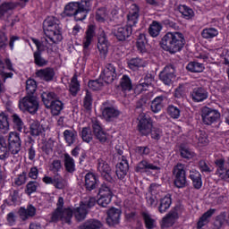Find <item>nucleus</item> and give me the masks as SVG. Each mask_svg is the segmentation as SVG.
Listing matches in <instances>:
<instances>
[{
  "label": "nucleus",
  "instance_id": "nucleus-6",
  "mask_svg": "<svg viewBox=\"0 0 229 229\" xmlns=\"http://www.w3.org/2000/svg\"><path fill=\"white\" fill-rule=\"evenodd\" d=\"M19 106L23 112H29V114H37L38 112V98L35 95H26L19 102Z\"/></svg>",
  "mask_w": 229,
  "mask_h": 229
},
{
  "label": "nucleus",
  "instance_id": "nucleus-27",
  "mask_svg": "<svg viewBox=\"0 0 229 229\" xmlns=\"http://www.w3.org/2000/svg\"><path fill=\"white\" fill-rule=\"evenodd\" d=\"M178 218V211L172 209L165 217L162 219V228H169L174 225V222Z\"/></svg>",
  "mask_w": 229,
  "mask_h": 229
},
{
  "label": "nucleus",
  "instance_id": "nucleus-17",
  "mask_svg": "<svg viewBox=\"0 0 229 229\" xmlns=\"http://www.w3.org/2000/svg\"><path fill=\"white\" fill-rule=\"evenodd\" d=\"M100 78L105 81V83H113L114 80L117 78L115 65L107 64L100 74Z\"/></svg>",
  "mask_w": 229,
  "mask_h": 229
},
{
  "label": "nucleus",
  "instance_id": "nucleus-4",
  "mask_svg": "<svg viewBox=\"0 0 229 229\" xmlns=\"http://www.w3.org/2000/svg\"><path fill=\"white\" fill-rule=\"evenodd\" d=\"M8 71H13L12 61L10 59L3 61V57L0 55V96L6 90L4 88L6 80L13 78V72Z\"/></svg>",
  "mask_w": 229,
  "mask_h": 229
},
{
  "label": "nucleus",
  "instance_id": "nucleus-25",
  "mask_svg": "<svg viewBox=\"0 0 229 229\" xmlns=\"http://www.w3.org/2000/svg\"><path fill=\"white\" fill-rule=\"evenodd\" d=\"M108 47H110V43L108 42V39H106V36H105V34L100 35L98 38V49L101 58H106V55H108Z\"/></svg>",
  "mask_w": 229,
  "mask_h": 229
},
{
  "label": "nucleus",
  "instance_id": "nucleus-37",
  "mask_svg": "<svg viewBox=\"0 0 229 229\" xmlns=\"http://www.w3.org/2000/svg\"><path fill=\"white\" fill-rule=\"evenodd\" d=\"M172 203L173 200L171 199V195L165 196L160 199L158 212H160V214H165V212H167V210H169V208H171Z\"/></svg>",
  "mask_w": 229,
  "mask_h": 229
},
{
  "label": "nucleus",
  "instance_id": "nucleus-26",
  "mask_svg": "<svg viewBox=\"0 0 229 229\" xmlns=\"http://www.w3.org/2000/svg\"><path fill=\"white\" fill-rule=\"evenodd\" d=\"M156 191H158V185L150 184L149 186L150 195H148L146 198L147 205L148 207H150V208H157V205H158V198H157V195H155Z\"/></svg>",
  "mask_w": 229,
  "mask_h": 229
},
{
  "label": "nucleus",
  "instance_id": "nucleus-7",
  "mask_svg": "<svg viewBox=\"0 0 229 229\" xmlns=\"http://www.w3.org/2000/svg\"><path fill=\"white\" fill-rule=\"evenodd\" d=\"M7 140V147L12 155H19L21 149H22V140H21V134L17 131H10L5 137Z\"/></svg>",
  "mask_w": 229,
  "mask_h": 229
},
{
  "label": "nucleus",
  "instance_id": "nucleus-32",
  "mask_svg": "<svg viewBox=\"0 0 229 229\" xmlns=\"http://www.w3.org/2000/svg\"><path fill=\"white\" fill-rule=\"evenodd\" d=\"M159 169H160V167H158L146 160L140 161L136 166L137 173H146L150 170L151 171H158Z\"/></svg>",
  "mask_w": 229,
  "mask_h": 229
},
{
  "label": "nucleus",
  "instance_id": "nucleus-48",
  "mask_svg": "<svg viewBox=\"0 0 229 229\" xmlns=\"http://www.w3.org/2000/svg\"><path fill=\"white\" fill-rule=\"evenodd\" d=\"M186 69L190 71V72H203V71H205V65L201 63L191 62L186 66Z\"/></svg>",
  "mask_w": 229,
  "mask_h": 229
},
{
  "label": "nucleus",
  "instance_id": "nucleus-42",
  "mask_svg": "<svg viewBox=\"0 0 229 229\" xmlns=\"http://www.w3.org/2000/svg\"><path fill=\"white\" fill-rule=\"evenodd\" d=\"M161 31H162V23L157 21H153L148 27V35H150V37H153V38H156V37H158V35H160Z\"/></svg>",
  "mask_w": 229,
  "mask_h": 229
},
{
  "label": "nucleus",
  "instance_id": "nucleus-54",
  "mask_svg": "<svg viewBox=\"0 0 229 229\" xmlns=\"http://www.w3.org/2000/svg\"><path fill=\"white\" fill-rule=\"evenodd\" d=\"M129 69L131 71H139L140 67H142V59L139 57H134L127 62Z\"/></svg>",
  "mask_w": 229,
  "mask_h": 229
},
{
  "label": "nucleus",
  "instance_id": "nucleus-55",
  "mask_svg": "<svg viewBox=\"0 0 229 229\" xmlns=\"http://www.w3.org/2000/svg\"><path fill=\"white\" fill-rule=\"evenodd\" d=\"M26 91L27 96H34L35 92L37 91V81L33 79H29L26 81Z\"/></svg>",
  "mask_w": 229,
  "mask_h": 229
},
{
  "label": "nucleus",
  "instance_id": "nucleus-40",
  "mask_svg": "<svg viewBox=\"0 0 229 229\" xmlns=\"http://www.w3.org/2000/svg\"><path fill=\"white\" fill-rule=\"evenodd\" d=\"M81 4L78 2H71L64 7V13L66 15V17H74L76 14V12L78 11V8L80 7Z\"/></svg>",
  "mask_w": 229,
  "mask_h": 229
},
{
  "label": "nucleus",
  "instance_id": "nucleus-52",
  "mask_svg": "<svg viewBox=\"0 0 229 229\" xmlns=\"http://www.w3.org/2000/svg\"><path fill=\"white\" fill-rule=\"evenodd\" d=\"M195 137L198 144H201V146H207L208 142H210V140H208V135L205 131H199Z\"/></svg>",
  "mask_w": 229,
  "mask_h": 229
},
{
  "label": "nucleus",
  "instance_id": "nucleus-45",
  "mask_svg": "<svg viewBox=\"0 0 229 229\" xmlns=\"http://www.w3.org/2000/svg\"><path fill=\"white\" fill-rule=\"evenodd\" d=\"M101 226H103V224L98 220H88L81 225L78 229H99Z\"/></svg>",
  "mask_w": 229,
  "mask_h": 229
},
{
  "label": "nucleus",
  "instance_id": "nucleus-39",
  "mask_svg": "<svg viewBox=\"0 0 229 229\" xmlns=\"http://www.w3.org/2000/svg\"><path fill=\"white\" fill-rule=\"evenodd\" d=\"M190 178L192 181L194 189H199L203 185V181L201 180V174L198 170L190 171Z\"/></svg>",
  "mask_w": 229,
  "mask_h": 229
},
{
  "label": "nucleus",
  "instance_id": "nucleus-31",
  "mask_svg": "<svg viewBox=\"0 0 229 229\" xmlns=\"http://www.w3.org/2000/svg\"><path fill=\"white\" fill-rule=\"evenodd\" d=\"M36 76L44 81H51L55 78V70L53 68H45L36 72Z\"/></svg>",
  "mask_w": 229,
  "mask_h": 229
},
{
  "label": "nucleus",
  "instance_id": "nucleus-62",
  "mask_svg": "<svg viewBox=\"0 0 229 229\" xmlns=\"http://www.w3.org/2000/svg\"><path fill=\"white\" fill-rule=\"evenodd\" d=\"M179 12L184 17V19H192L194 17V11L187 5H180Z\"/></svg>",
  "mask_w": 229,
  "mask_h": 229
},
{
  "label": "nucleus",
  "instance_id": "nucleus-59",
  "mask_svg": "<svg viewBox=\"0 0 229 229\" xmlns=\"http://www.w3.org/2000/svg\"><path fill=\"white\" fill-rule=\"evenodd\" d=\"M34 64L38 65V67H44L45 65H47V61L42 57V52L38 50L34 52Z\"/></svg>",
  "mask_w": 229,
  "mask_h": 229
},
{
  "label": "nucleus",
  "instance_id": "nucleus-35",
  "mask_svg": "<svg viewBox=\"0 0 229 229\" xmlns=\"http://www.w3.org/2000/svg\"><path fill=\"white\" fill-rule=\"evenodd\" d=\"M10 148L6 143V138L0 136V160H6L10 157Z\"/></svg>",
  "mask_w": 229,
  "mask_h": 229
},
{
  "label": "nucleus",
  "instance_id": "nucleus-58",
  "mask_svg": "<svg viewBox=\"0 0 229 229\" xmlns=\"http://www.w3.org/2000/svg\"><path fill=\"white\" fill-rule=\"evenodd\" d=\"M166 112H167L168 115L172 117V119H179L182 110H180V107H178V106L170 105V106H168Z\"/></svg>",
  "mask_w": 229,
  "mask_h": 229
},
{
  "label": "nucleus",
  "instance_id": "nucleus-29",
  "mask_svg": "<svg viewBox=\"0 0 229 229\" xmlns=\"http://www.w3.org/2000/svg\"><path fill=\"white\" fill-rule=\"evenodd\" d=\"M121 219V211L118 208H111L108 210L106 223L113 226V225H119Z\"/></svg>",
  "mask_w": 229,
  "mask_h": 229
},
{
  "label": "nucleus",
  "instance_id": "nucleus-33",
  "mask_svg": "<svg viewBox=\"0 0 229 229\" xmlns=\"http://www.w3.org/2000/svg\"><path fill=\"white\" fill-rule=\"evenodd\" d=\"M10 132V123L8 122V115L4 113L0 114V137H4Z\"/></svg>",
  "mask_w": 229,
  "mask_h": 229
},
{
  "label": "nucleus",
  "instance_id": "nucleus-23",
  "mask_svg": "<svg viewBox=\"0 0 229 229\" xmlns=\"http://www.w3.org/2000/svg\"><path fill=\"white\" fill-rule=\"evenodd\" d=\"M19 216L21 221H28V219L37 216V208L31 204L28 205L26 208H21L19 209Z\"/></svg>",
  "mask_w": 229,
  "mask_h": 229
},
{
  "label": "nucleus",
  "instance_id": "nucleus-3",
  "mask_svg": "<svg viewBox=\"0 0 229 229\" xmlns=\"http://www.w3.org/2000/svg\"><path fill=\"white\" fill-rule=\"evenodd\" d=\"M64 201L62 197L58 198L56 203V208L51 213L50 223H66L71 225V219H72V209L71 208H64Z\"/></svg>",
  "mask_w": 229,
  "mask_h": 229
},
{
  "label": "nucleus",
  "instance_id": "nucleus-41",
  "mask_svg": "<svg viewBox=\"0 0 229 229\" xmlns=\"http://www.w3.org/2000/svg\"><path fill=\"white\" fill-rule=\"evenodd\" d=\"M80 91V81H78V75L75 74L72 76L71 82L69 84V92L73 98L78 96V92Z\"/></svg>",
  "mask_w": 229,
  "mask_h": 229
},
{
  "label": "nucleus",
  "instance_id": "nucleus-16",
  "mask_svg": "<svg viewBox=\"0 0 229 229\" xmlns=\"http://www.w3.org/2000/svg\"><path fill=\"white\" fill-rule=\"evenodd\" d=\"M190 98L193 103H203L208 99V91L204 87H196L190 92Z\"/></svg>",
  "mask_w": 229,
  "mask_h": 229
},
{
  "label": "nucleus",
  "instance_id": "nucleus-64",
  "mask_svg": "<svg viewBox=\"0 0 229 229\" xmlns=\"http://www.w3.org/2000/svg\"><path fill=\"white\" fill-rule=\"evenodd\" d=\"M104 86L105 84L103 83V79L89 81L88 83V87L91 89V90H101Z\"/></svg>",
  "mask_w": 229,
  "mask_h": 229
},
{
  "label": "nucleus",
  "instance_id": "nucleus-5",
  "mask_svg": "<svg viewBox=\"0 0 229 229\" xmlns=\"http://www.w3.org/2000/svg\"><path fill=\"white\" fill-rule=\"evenodd\" d=\"M113 182L106 181L100 185L98 190V205L103 208L108 207L112 201V198L114 197V191L112 190Z\"/></svg>",
  "mask_w": 229,
  "mask_h": 229
},
{
  "label": "nucleus",
  "instance_id": "nucleus-38",
  "mask_svg": "<svg viewBox=\"0 0 229 229\" xmlns=\"http://www.w3.org/2000/svg\"><path fill=\"white\" fill-rule=\"evenodd\" d=\"M64 169L67 173L72 174L76 171V163L74 162V158L71 157L69 154H64Z\"/></svg>",
  "mask_w": 229,
  "mask_h": 229
},
{
  "label": "nucleus",
  "instance_id": "nucleus-43",
  "mask_svg": "<svg viewBox=\"0 0 229 229\" xmlns=\"http://www.w3.org/2000/svg\"><path fill=\"white\" fill-rule=\"evenodd\" d=\"M217 35H219V30L214 27L203 29L201 31V37L206 40L215 38V37H217Z\"/></svg>",
  "mask_w": 229,
  "mask_h": 229
},
{
  "label": "nucleus",
  "instance_id": "nucleus-19",
  "mask_svg": "<svg viewBox=\"0 0 229 229\" xmlns=\"http://www.w3.org/2000/svg\"><path fill=\"white\" fill-rule=\"evenodd\" d=\"M32 42L35 44L36 47H37V51H39L40 53H43V51H47V53L51 54L53 53V41H51V39H49V38H44L41 41H39L37 38H31Z\"/></svg>",
  "mask_w": 229,
  "mask_h": 229
},
{
  "label": "nucleus",
  "instance_id": "nucleus-10",
  "mask_svg": "<svg viewBox=\"0 0 229 229\" xmlns=\"http://www.w3.org/2000/svg\"><path fill=\"white\" fill-rule=\"evenodd\" d=\"M18 6L24 8L26 4H22L21 2H4L0 5V21H8L12 15V12H13V10Z\"/></svg>",
  "mask_w": 229,
  "mask_h": 229
},
{
  "label": "nucleus",
  "instance_id": "nucleus-34",
  "mask_svg": "<svg viewBox=\"0 0 229 229\" xmlns=\"http://www.w3.org/2000/svg\"><path fill=\"white\" fill-rule=\"evenodd\" d=\"M63 135L67 146L76 144V140H78V131L75 130H65Z\"/></svg>",
  "mask_w": 229,
  "mask_h": 229
},
{
  "label": "nucleus",
  "instance_id": "nucleus-24",
  "mask_svg": "<svg viewBox=\"0 0 229 229\" xmlns=\"http://www.w3.org/2000/svg\"><path fill=\"white\" fill-rule=\"evenodd\" d=\"M140 9L139 8V5L132 4L131 5L129 13L127 15V21L129 26H135L137 22L139 21V15H140Z\"/></svg>",
  "mask_w": 229,
  "mask_h": 229
},
{
  "label": "nucleus",
  "instance_id": "nucleus-49",
  "mask_svg": "<svg viewBox=\"0 0 229 229\" xmlns=\"http://www.w3.org/2000/svg\"><path fill=\"white\" fill-rule=\"evenodd\" d=\"M214 212H216V210L209 209L204 213L198 222V228H203V226L208 223V219L214 216Z\"/></svg>",
  "mask_w": 229,
  "mask_h": 229
},
{
  "label": "nucleus",
  "instance_id": "nucleus-8",
  "mask_svg": "<svg viewBox=\"0 0 229 229\" xmlns=\"http://www.w3.org/2000/svg\"><path fill=\"white\" fill-rule=\"evenodd\" d=\"M200 112L202 123L207 126H211V124L219 121L221 117V114L217 109L210 108L208 106L202 107Z\"/></svg>",
  "mask_w": 229,
  "mask_h": 229
},
{
  "label": "nucleus",
  "instance_id": "nucleus-9",
  "mask_svg": "<svg viewBox=\"0 0 229 229\" xmlns=\"http://www.w3.org/2000/svg\"><path fill=\"white\" fill-rule=\"evenodd\" d=\"M174 176V185L177 189H183L187 185V174L185 172V165L178 163L173 170Z\"/></svg>",
  "mask_w": 229,
  "mask_h": 229
},
{
  "label": "nucleus",
  "instance_id": "nucleus-36",
  "mask_svg": "<svg viewBox=\"0 0 229 229\" xmlns=\"http://www.w3.org/2000/svg\"><path fill=\"white\" fill-rule=\"evenodd\" d=\"M30 135H32L33 137H38V135H41V133H44V131H46L44 126H42V124H40V122L37 120H33L30 123Z\"/></svg>",
  "mask_w": 229,
  "mask_h": 229
},
{
  "label": "nucleus",
  "instance_id": "nucleus-44",
  "mask_svg": "<svg viewBox=\"0 0 229 229\" xmlns=\"http://www.w3.org/2000/svg\"><path fill=\"white\" fill-rule=\"evenodd\" d=\"M56 95L55 92H43L41 94L42 101L46 106V108H49L52 103L56 99Z\"/></svg>",
  "mask_w": 229,
  "mask_h": 229
},
{
  "label": "nucleus",
  "instance_id": "nucleus-14",
  "mask_svg": "<svg viewBox=\"0 0 229 229\" xmlns=\"http://www.w3.org/2000/svg\"><path fill=\"white\" fill-rule=\"evenodd\" d=\"M176 78V70L173 64L166 65L159 74V79L165 85H171Z\"/></svg>",
  "mask_w": 229,
  "mask_h": 229
},
{
  "label": "nucleus",
  "instance_id": "nucleus-46",
  "mask_svg": "<svg viewBox=\"0 0 229 229\" xmlns=\"http://www.w3.org/2000/svg\"><path fill=\"white\" fill-rule=\"evenodd\" d=\"M48 108L51 110L52 115H60V112L64 110V103L62 101L55 99Z\"/></svg>",
  "mask_w": 229,
  "mask_h": 229
},
{
  "label": "nucleus",
  "instance_id": "nucleus-18",
  "mask_svg": "<svg viewBox=\"0 0 229 229\" xmlns=\"http://www.w3.org/2000/svg\"><path fill=\"white\" fill-rule=\"evenodd\" d=\"M98 171L106 182H114V179L112 178V168H110V165L106 161L101 158L98 159Z\"/></svg>",
  "mask_w": 229,
  "mask_h": 229
},
{
  "label": "nucleus",
  "instance_id": "nucleus-21",
  "mask_svg": "<svg viewBox=\"0 0 229 229\" xmlns=\"http://www.w3.org/2000/svg\"><path fill=\"white\" fill-rule=\"evenodd\" d=\"M132 25L127 24L123 27H118L116 30H114V37H116L117 40H120L121 42L126 40V38H129V37L131 35Z\"/></svg>",
  "mask_w": 229,
  "mask_h": 229
},
{
  "label": "nucleus",
  "instance_id": "nucleus-57",
  "mask_svg": "<svg viewBox=\"0 0 229 229\" xmlns=\"http://www.w3.org/2000/svg\"><path fill=\"white\" fill-rule=\"evenodd\" d=\"M96 203H98V200L96 199V198L88 196L83 199V200L81 202V205L84 208L89 210V208H92V207H94Z\"/></svg>",
  "mask_w": 229,
  "mask_h": 229
},
{
  "label": "nucleus",
  "instance_id": "nucleus-56",
  "mask_svg": "<svg viewBox=\"0 0 229 229\" xmlns=\"http://www.w3.org/2000/svg\"><path fill=\"white\" fill-rule=\"evenodd\" d=\"M142 217L144 219L145 226L147 229H153L157 226V222L148 213H142Z\"/></svg>",
  "mask_w": 229,
  "mask_h": 229
},
{
  "label": "nucleus",
  "instance_id": "nucleus-61",
  "mask_svg": "<svg viewBox=\"0 0 229 229\" xmlns=\"http://www.w3.org/2000/svg\"><path fill=\"white\" fill-rule=\"evenodd\" d=\"M146 44H148V40L146 39V35L140 34L138 37L136 46L141 53H146Z\"/></svg>",
  "mask_w": 229,
  "mask_h": 229
},
{
  "label": "nucleus",
  "instance_id": "nucleus-13",
  "mask_svg": "<svg viewBox=\"0 0 229 229\" xmlns=\"http://www.w3.org/2000/svg\"><path fill=\"white\" fill-rule=\"evenodd\" d=\"M94 37H96V26L89 25L86 30L84 38L82 40V46L84 47L83 54L85 57L90 55V50H89V47L92 44Z\"/></svg>",
  "mask_w": 229,
  "mask_h": 229
},
{
  "label": "nucleus",
  "instance_id": "nucleus-51",
  "mask_svg": "<svg viewBox=\"0 0 229 229\" xmlns=\"http://www.w3.org/2000/svg\"><path fill=\"white\" fill-rule=\"evenodd\" d=\"M87 214H89V209L84 208L81 204L74 210V216L77 221H83V219L87 217Z\"/></svg>",
  "mask_w": 229,
  "mask_h": 229
},
{
  "label": "nucleus",
  "instance_id": "nucleus-53",
  "mask_svg": "<svg viewBox=\"0 0 229 229\" xmlns=\"http://www.w3.org/2000/svg\"><path fill=\"white\" fill-rule=\"evenodd\" d=\"M81 137L84 142H87L88 144L89 142H91L94 135L92 134V130H90V127L82 128Z\"/></svg>",
  "mask_w": 229,
  "mask_h": 229
},
{
  "label": "nucleus",
  "instance_id": "nucleus-28",
  "mask_svg": "<svg viewBox=\"0 0 229 229\" xmlns=\"http://www.w3.org/2000/svg\"><path fill=\"white\" fill-rule=\"evenodd\" d=\"M217 169H216V176H219L221 180H225V182H229V170L225 168V159H217L215 162Z\"/></svg>",
  "mask_w": 229,
  "mask_h": 229
},
{
  "label": "nucleus",
  "instance_id": "nucleus-12",
  "mask_svg": "<svg viewBox=\"0 0 229 229\" xmlns=\"http://www.w3.org/2000/svg\"><path fill=\"white\" fill-rule=\"evenodd\" d=\"M43 183L46 185H53L55 189H65L67 187V181L60 175V174H55L53 177L45 175L42 179Z\"/></svg>",
  "mask_w": 229,
  "mask_h": 229
},
{
  "label": "nucleus",
  "instance_id": "nucleus-47",
  "mask_svg": "<svg viewBox=\"0 0 229 229\" xmlns=\"http://www.w3.org/2000/svg\"><path fill=\"white\" fill-rule=\"evenodd\" d=\"M120 89L124 92L130 91L132 89L131 80L128 75H123L120 80Z\"/></svg>",
  "mask_w": 229,
  "mask_h": 229
},
{
  "label": "nucleus",
  "instance_id": "nucleus-15",
  "mask_svg": "<svg viewBox=\"0 0 229 229\" xmlns=\"http://www.w3.org/2000/svg\"><path fill=\"white\" fill-rule=\"evenodd\" d=\"M118 164H116V176L119 180H123L128 174L130 171V165L128 164V158L125 156H121L118 157Z\"/></svg>",
  "mask_w": 229,
  "mask_h": 229
},
{
  "label": "nucleus",
  "instance_id": "nucleus-22",
  "mask_svg": "<svg viewBox=\"0 0 229 229\" xmlns=\"http://www.w3.org/2000/svg\"><path fill=\"white\" fill-rule=\"evenodd\" d=\"M164 101H167V93L157 96L150 104V110L153 114H158L164 108Z\"/></svg>",
  "mask_w": 229,
  "mask_h": 229
},
{
  "label": "nucleus",
  "instance_id": "nucleus-30",
  "mask_svg": "<svg viewBox=\"0 0 229 229\" xmlns=\"http://www.w3.org/2000/svg\"><path fill=\"white\" fill-rule=\"evenodd\" d=\"M84 187L87 191H94L98 187V178L96 174L88 173L84 177Z\"/></svg>",
  "mask_w": 229,
  "mask_h": 229
},
{
  "label": "nucleus",
  "instance_id": "nucleus-11",
  "mask_svg": "<svg viewBox=\"0 0 229 229\" xmlns=\"http://www.w3.org/2000/svg\"><path fill=\"white\" fill-rule=\"evenodd\" d=\"M138 131L141 135L147 137L151 133V130L153 129V122H151V118L146 116L144 113L140 114L138 117Z\"/></svg>",
  "mask_w": 229,
  "mask_h": 229
},
{
  "label": "nucleus",
  "instance_id": "nucleus-2",
  "mask_svg": "<svg viewBox=\"0 0 229 229\" xmlns=\"http://www.w3.org/2000/svg\"><path fill=\"white\" fill-rule=\"evenodd\" d=\"M60 22L58 19L50 16L47 17L43 22V30L47 38H49L53 44L62 42V32L60 31Z\"/></svg>",
  "mask_w": 229,
  "mask_h": 229
},
{
  "label": "nucleus",
  "instance_id": "nucleus-50",
  "mask_svg": "<svg viewBox=\"0 0 229 229\" xmlns=\"http://www.w3.org/2000/svg\"><path fill=\"white\" fill-rule=\"evenodd\" d=\"M13 123L14 125V129L17 130V131H20V133H22L24 131V122H22V119H21V116L17 114H14L12 115Z\"/></svg>",
  "mask_w": 229,
  "mask_h": 229
},
{
  "label": "nucleus",
  "instance_id": "nucleus-20",
  "mask_svg": "<svg viewBox=\"0 0 229 229\" xmlns=\"http://www.w3.org/2000/svg\"><path fill=\"white\" fill-rule=\"evenodd\" d=\"M102 115L107 123H112L116 119H119L121 112L115 106H105L102 110Z\"/></svg>",
  "mask_w": 229,
  "mask_h": 229
},
{
  "label": "nucleus",
  "instance_id": "nucleus-1",
  "mask_svg": "<svg viewBox=\"0 0 229 229\" xmlns=\"http://www.w3.org/2000/svg\"><path fill=\"white\" fill-rule=\"evenodd\" d=\"M160 46L164 51L174 55L183 49L185 37L181 32H167L163 36Z\"/></svg>",
  "mask_w": 229,
  "mask_h": 229
},
{
  "label": "nucleus",
  "instance_id": "nucleus-60",
  "mask_svg": "<svg viewBox=\"0 0 229 229\" xmlns=\"http://www.w3.org/2000/svg\"><path fill=\"white\" fill-rule=\"evenodd\" d=\"M108 20V11L106 8H99L96 13V21L98 22H105Z\"/></svg>",
  "mask_w": 229,
  "mask_h": 229
},
{
  "label": "nucleus",
  "instance_id": "nucleus-63",
  "mask_svg": "<svg viewBox=\"0 0 229 229\" xmlns=\"http://www.w3.org/2000/svg\"><path fill=\"white\" fill-rule=\"evenodd\" d=\"M40 187V184L37 182L36 181H30L27 183L25 192L28 194V196H31L33 192H37V189Z\"/></svg>",
  "mask_w": 229,
  "mask_h": 229
}]
</instances>
